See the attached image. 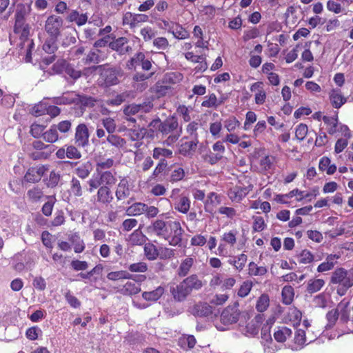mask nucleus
Segmentation results:
<instances>
[{"label": "nucleus", "instance_id": "33", "mask_svg": "<svg viewBox=\"0 0 353 353\" xmlns=\"http://www.w3.org/2000/svg\"><path fill=\"white\" fill-rule=\"evenodd\" d=\"M132 276V274L124 270L115 271L109 272L107 275V278L113 281L122 280V279H130Z\"/></svg>", "mask_w": 353, "mask_h": 353}, {"label": "nucleus", "instance_id": "39", "mask_svg": "<svg viewBox=\"0 0 353 353\" xmlns=\"http://www.w3.org/2000/svg\"><path fill=\"white\" fill-rule=\"evenodd\" d=\"M70 191L74 196L80 197L83 195V191L80 181L73 177L70 181Z\"/></svg>", "mask_w": 353, "mask_h": 353}, {"label": "nucleus", "instance_id": "35", "mask_svg": "<svg viewBox=\"0 0 353 353\" xmlns=\"http://www.w3.org/2000/svg\"><path fill=\"white\" fill-rule=\"evenodd\" d=\"M270 305L269 296L266 294H261L258 299L256 309L259 312H265Z\"/></svg>", "mask_w": 353, "mask_h": 353}, {"label": "nucleus", "instance_id": "7", "mask_svg": "<svg viewBox=\"0 0 353 353\" xmlns=\"http://www.w3.org/2000/svg\"><path fill=\"white\" fill-rule=\"evenodd\" d=\"M152 108L153 104L150 101L140 104L132 103L124 108L123 112L125 116L130 117L136 114L150 112Z\"/></svg>", "mask_w": 353, "mask_h": 353}, {"label": "nucleus", "instance_id": "64", "mask_svg": "<svg viewBox=\"0 0 353 353\" xmlns=\"http://www.w3.org/2000/svg\"><path fill=\"white\" fill-rule=\"evenodd\" d=\"M274 161L273 157L265 156L260 161L261 166L265 170H270L272 168Z\"/></svg>", "mask_w": 353, "mask_h": 353}, {"label": "nucleus", "instance_id": "49", "mask_svg": "<svg viewBox=\"0 0 353 353\" xmlns=\"http://www.w3.org/2000/svg\"><path fill=\"white\" fill-rule=\"evenodd\" d=\"M165 83H157L154 86V92L158 97L165 96L171 89L170 85L165 84Z\"/></svg>", "mask_w": 353, "mask_h": 353}, {"label": "nucleus", "instance_id": "36", "mask_svg": "<svg viewBox=\"0 0 353 353\" xmlns=\"http://www.w3.org/2000/svg\"><path fill=\"white\" fill-rule=\"evenodd\" d=\"M76 105L81 104L84 107H93L95 105L96 99L92 97H88L84 94H77Z\"/></svg>", "mask_w": 353, "mask_h": 353}, {"label": "nucleus", "instance_id": "26", "mask_svg": "<svg viewBox=\"0 0 353 353\" xmlns=\"http://www.w3.org/2000/svg\"><path fill=\"white\" fill-rule=\"evenodd\" d=\"M323 122L328 126L327 132L330 134H334L337 132V125H338V117L337 116L334 117H323Z\"/></svg>", "mask_w": 353, "mask_h": 353}, {"label": "nucleus", "instance_id": "58", "mask_svg": "<svg viewBox=\"0 0 353 353\" xmlns=\"http://www.w3.org/2000/svg\"><path fill=\"white\" fill-rule=\"evenodd\" d=\"M45 126L39 124L34 123L30 127V134L34 138L43 137L44 133Z\"/></svg>", "mask_w": 353, "mask_h": 353}, {"label": "nucleus", "instance_id": "32", "mask_svg": "<svg viewBox=\"0 0 353 353\" xmlns=\"http://www.w3.org/2000/svg\"><path fill=\"white\" fill-rule=\"evenodd\" d=\"M145 58V54L143 52L135 54L129 61L126 63V68L128 70H133L137 65H141L142 61Z\"/></svg>", "mask_w": 353, "mask_h": 353}, {"label": "nucleus", "instance_id": "30", "mask_svg": "<svg viewBox=\"0 0 353 353\" xmlns=\"http://www.w3.org/2000/svg\"><path fill=\"white\" fill-rule=\"evenodd\" d=\"M141 291V288L139 284L135 282H127L121 289V292L125 295H133L139 293Z\"/></svg>", "mask_w": 353, "mask_h": 353}, {"label": "nucleus", "instance_id": "8", "mask_svg": "<svg viewBox=\"0 0 353 353\" xmlns=\"http://www.w3.org/2000/svg\"><path fill=\"white\" fill-rule=\"evenodd\" d=\"M108 46L120 55L125 54L132 50V48L129 45V41L126 37H119L110 42Z\"/></svg>", "mask_w": 353, "mask_h": 353}, {"label": "nucleus", "instance_id": "5", "mask_svg": "<svg viewBox=\"0 0 353 353\" xmlns=\"http://www.w3.org/2000/svg\"><path fill=\"white\" fill-rule=\"evenodd\" d=\"M63 23V20L61 17L51 15L46 21L45 30L52 39H57L60 35Z\"/></svg>", "mask_w": 353, "mask_h": 353}, {"label": "nucleus", "instance_id": "20", "mask_svg": "<svg viewBox=\"0 0 353 353\" xmlns=\"http://www.w3.org/2000/svg\"><path fill=\"white\" fill-rule=\"evenodd\" d=\"M67 20L70 22H75L77 26H81L88 21V16L85 14H79L77 10H72L67 17Z\"/></svg>", "mask_w": 353, "mask_h": 353}, {"label": "nucleus", "instance_id": "14", "mask_svg": "<svg viewBox=\"0 0 353 353\" xmlns=\"http://www.w3.org/2000/svg\"><path fill=\"white\" fill-rule=\"evenodd\" d=\"M113 196L109 187L101 185L97 190V201L103 204H108L112 202Z\"/></svg>", "mask_w": 353, "mask_h": 353}, {"label": "nucleus", "instance_id": "55", "mask_svg": "<svg viewBox=\"0 0 353 353\" xmlns=\"http://www.w3.org/2000/svg\"><path fill=\"white\" fill-rule=\"evenodd\" d=\"M308 132V128L306 124H299L295 131V137L299 141H303Z\"/></svg>", "mask_w": 353, "mask_h": 353}, {"label": "nucleus", "instance_id": "62", "mask_svg": "<svg viewBox=\"0 0 353 353\" xmlns=\"http://www.w3.org/2000/svg\"><path fill=\"white\" fill-rule=\"evenodd\" d=\"M185 176L184 170L182 168H176L174 169L170 174L171 181H178L181 180Z\"/></svg>", "mask_w": 353, "mask_h": 353}, {"label": "nucleus", "instance_id": "9", "mask_svg": "<svg viewBox=\"0 0 353 353\" xmlns=\"http://www.w3.org/2000/svg\"><path fill=\"white\" fill-rule=\"evenodd\" d=\"M48 171V168L45 165H39L30 168L24 176V179L29 183L39 182L42 176Z\"/></svg>", "mask_w": 353, "mask_h": 353}, {"label": "nucleus", "instance_id": "61", "mask_svg": "<svg viewBox=\"0 0 353 353\" xmlns=\"http://www.w3.org/2000/svg\"><path fill=\"white\" fill-rule=\"evenodd\" d=\"M31 112L35 117H39L45 114L46 113V104L41 102L35 105L32 108Z\"/></svg>", "mask_w": 353, "mask_h": 353}, {"label": "nucleus", "instance_id": "50", "mask_svg": "<svg viewBox=\"0 0 353 353\" xmlns=\"http://www.w3.org/2000/svg\"><path fill=\"white\" fill-rule=\"evenodd\" d=\"M172 151L169 149L155 148L153 150V157L156 159H159L160 157H172Z\"/></svg>", "mask_w": 353, "mask_h": 353}, {"label": "nucleus", "instance_id": "21", "mask_svg": "<svg viewBox=\"0 0 353 353\" xmlns=\"http://www.w3.org/2000/svg\"><path fill=\"white\" fill-rule=\"evenodd\" d=\"M164 288L161 286L158 287L154 290L150 292H144L142 297L148 301H156L159 300L164 293Z\"/></svg>", "mask_w": 353, "mask_h": 353}, {"label": "nucleus", "instance_id": "40", "mask_svg": "<svg viewBox=\"0 0 353 353\" xmlns=\"http://www.w3.org/2000/svg\"><path fill=\"white\" fill-rule=\"evenodd\" d=\"M294 289L292 286H285L282 290L283 303L285 305L292 303L294 299Z\"/></svg>", "mask_w": 353, "mask_h": 353}, {"label": "nucleus", "instance_id": "59", "mask_svg": "<svg viewBox=\"0 0 353 353\" xmlns=\"http://www.w3.org/2000/svg\"><path fill=\"white\" fill-rule=\"evenodd\" d=\"M28 198L33 201H38L43 196V192L39 188H34L27 192Z\"/></svg>", "mask_w": 353, "mask_h": 353}, {"label": "nucleus", "instance_id": "15", "mask_svg": "<svg viewBox=\"0 0 353 353\" xmlns=\"http://www.w3.org/2000/svg\"><path fill=\"white\" fill-rule=\"evenodd\" d=\"M263 320V316L257 314L253 319L246 324L245 334L252 336L257 334Z\"/></svg>", "mask_w": 353, "mask_h": 353}, {"label": "nucleus", "instance_id": "1", "mask_svg": "<svg viewBox=\"0 0 353 353\" xmlns=\"http://www.w3.org/2000/svg\"><path fill=\"white\" fill-rule=\"evenodd\" d=\"M148 230L168 241L170 245H181L184 230L179 221L157 219L148 226Z\"/></svg>", "mask_w": 353, "mask_h": 353}, {"label": "nucleus", "instance_id": "46", "mask_svg": "<svg viewBox=\"0 0 353 353\" xmlns=\"http://www.w3.org/2000/svg\"><path fill=\"white\" fill-rule=\"evenodd\" d=\"M183 79V75L179 72H171L166 74L163 79V83L176 84Z\"/></svg>", "mask_w": 353, "mask_h": 353}, {"label": "nucleus", "instance_id": "29", "mask_svg": "<svg viewBox=\"0 0 353 353\" xmlns=\"http://www.w3.org/2000/svg\"><path fill=\"white\" fill-rule=\"evenodd\" d=\"M348 306L349 301L343 299L337 305L336 308V310L339 312V315L341 316V320L343 322H347L349 319Z\"/></svg>", "mask_w": 353, "mask_h": 353}, {"label": "nucleus", "instance_id": "63", "mask_svg": "<svg viewBox=\"0 0 353 353\" xmlns=\"http://www.w3.org/2000/svg\"><path fill=\"white\" fill-rule=\"evenodd\" d=\"M300 257V263H310L314 261V256L312 254V253L307 250H304L301 252V253L299 255Z\"/></svg>", "mask_w": 353, "mask_h": 353}, {"label": "nucleus", "instance_id": "6", "mask_svg": "<svg viewBox=\"0 0 353 353\" xmlns=\"http://www.w3.org/2000/svg\"><path fill=\"white\" fill-rule=\"evenodd\" d=\"M90 132L85 123L79 124L75 128L74 143L77 147L85 148L89 144Z\"/></svg>", "mask_w": 353, "mask_h": 353}, {"label": "nucleus", "instance_id": "44", "mask_svg": "<svg viewBox=\"0 0 353 353\" xmlns=\"http://www.w3.org/2000/svg\"><path fill=\"white\" fill-rule=\"evenodd\" d=\"M167 167V161L165 159H161L160 162L157 164L152 175L150 176V179H154L159 177L163 172H164L166 170Z\"/></svg>", "mask_w": 353, "mask_h": 353}, {"label": "nucleus", "instance_id": "22", "mask_svg": "<svg viewBox=\"0 0 353 353\" xmlns=\"http://www.w3.org/2000/svg\"><path fill=\"white\" fill-rule=\"evenodd\" d=\"M194 263V259L192 257L185 259L180 264L177 270V274L179 276L183 277L186 276L190 270Z\"/></svg>", "mask_w": 353, "mask_h": 353}, {"label": "nucleus", "instance_id": "12", "mask_svg": "<svg viewBox=\"0 0 353 353\" xmlns=\"http://www.w3.org/2000/svg\"><path fill=\"white\" fill-rule=\"evenodd\" d=\"M70 163L72 167H76L74 172L78 177L82 179L88 177L93 169L92 164L89 161L81 163L79 162H70Z\"/></svg>", "mask_w": 353, "mask_h": 353}, {"label": "nucleus", "instance_id": "2", "mask_svg": "<svg viewBox=\"0 0 353 353\" xmlns=\"http://www.w3.org/2000/svg\"><path fill=\"white\" fill-rule=\"evenodd\" d=\"M148 126L151 128L150 132H159L162 137L168 136L163 141V144L167 146L174 144L182 133V128L179 126L178 119L174 116L168 117L163 121L159 118L153 119Z\"/></svg>", "mask_w": 353, "mask_h": 353}, {"label": "nucleus", "instance_id": "24", "mask_svg": "<svg viewBox=\"0 0 353 353\" xmlns=\"http://www.w3.org/2000/svg\"><path fill=\"white\" fill-rule=\"evenodd\" d=\"M292 333L291 329L283 326L279 327V330L274 332V337L276 341L283 343L288 338L291 336Z\"/></svg>", "mask_w": 353, "mask_h": 353}, {"label": "nucleus", "instance_id": "60", "mask_svg": "<svg viewBox=\"0 0 353 353\" xmlns=\"http://www.w3.org/2000/svg\"><path fill=\"white\" fill-rule=\"evenodd\" d=\"M199 128V123L196 121L190 122L186 128L187 132L192 137L194 140H198L197 130Z\"/></svg>", "mask_w": 353, "mask_h": 353}, {"label": "nucleus", "instance_id": "57", "mask_svg": "<svg viewBox=\"0 0 353 353\" xmlns=\"http://www.w3.org/2000/svg\"><path fill=\"white\" fill-rule=\"evenodd\" d=\"M102 124L108 133L112 134L116 130V123L112 118H105L102 119Z\"/></svg>", "mask_w": 353, "mask_h": 353}, {"label": "nucleus", "instance_id": "31", "mask_svg": "<svg viewBox=\"0 0 353 353\" xmlns=\"http://www.w3.org/2000/svg\"><path fill=\"white\" fill-rule=\"evenodd\" d=\"M174 37L179 39H185L189 37V32L179 24H173L170 28Z\"/></svg>", "mask_w": 353, "mask_h": 353}, {"label": "nucleus", "instance_id": "42", "mask_svg": "<svg viewBox=\"0 0 353 353\" xmlns=\"http://www.w3.org/2000/svg\"><path fill=\"white\" fill-rule=\"evenodd\" d=\"M330 101L335 108H339L346 101V99L338 92L332 91L330 94Z\"/></svg>", "mask_w": 353, "mask_h": 353}, {"label": "nucleus", "instance_id": "53", "mask_svg": "<svg viewBox=\"0 0 353 353\" xmlns=\"http://www.w3.org/2000/svg\"><path fill=\"white\" fill-rule=\"evenodd\" d=\"M228 196L232 201H240L243 196V190L239 187H235L228 191Z\"/></svg>", "mask_w": 353, "mask_h": 353}, {"label": "nucleus", "instance_id": "4", "mask_svg": "<svg viewBox=\"0 0 353 353\" xmlns=\"http://www.w3.org/2000/svg\"><path fill=\"white\" fill-rule=\"evenodd\" d=\"M98 68H103L100 75L107 87L118 84L119 79L123 76V70L119 67L105 68L103 65H99Z\"/></svg>", "mask_w": 353, "mask_h": 353}, {"label": "nucleus", "instance_id": "28", "mask_svg": "<svg viewBox=\"0 0 353 353\" xmlns=\"http://www.w3.org/2000/svg\"><path fill=\"white\" fill-rule=\"evenodd\" d=\"M43 139L49 143H53L58 141L59 134L55 125H52L49 130L44 132Z\"/></svg>", "mask_w": 353, "mask_h": 353}, {"label": "nucleus", "instance_id": "41", "mask_svg": "<svg viewBox=\"0 0 353 353\" xmlns=\"http://www.w3.org/2000/svg\"><path fill=\"white\" fill-rule=\"evenodd\" d=\"M144 252L149 260L156 259L159 254L157 247L152 243H147L144 246Z\"/></svg>", "mask_w": 353, "mask_h": 353}, {"label": "nucleus", "instance_id": "54", "mask_svg": "<svg viewBox=\"0 0 353 353\" xmlns=\"http://www.w3.org/2000/svg\"><path fill=\"white\" fill-rule=\"evenodd\" d=\"M252 286L253 283L252 281H244L238 291V295L241 297H245L250 293Z\"/></svg>", "mask_w": 353, "mask_h": 353}, {"label": "nucleus", "instance_id": "27", "mask_svg": "<svg viewBox=\"0 0 353 353\" xmlns=\"http://www.w3.org/2000/svg\"><path fill=\"white\" fill-rule=\"evenodd\" d=\"M145 241L146 237L140 230H134L129 236V241L132 245H141Z\"/></svg>", "mask_w": 353, "mask_h": 353}, {"label": "nucleus", "instance_id": "48", "mask_svg": "<svg viewBox=\"0 0 353 353\" xmlns=\"http://www.w3.org/2000/svg\"><path fill=\"white\" fill-rule=\"evenodd\" d=\"M114 160L112 159H107L105 160H99L96 161V168L98 172H103V170L109 169L114 165Z\"/></svg>", "mask_w": 353, "mask_h": 353}, {"label": "nucleus", "instance_id": "52", "mask_svg": "<svg viewBox=\"0 0 353 353\" xmlns=\"http://www.w3.org/2000/svg\"><path fill=\"white\" fill-rule=\"evenodd\" d=\"M66 157L68 159H79L81 157V153L74 145H69L65 149Z\"/></svg>", "mask_w": 353, "mask_h": 353}, {"label": "nucleus", "instance_id": "45", "mask_svg": "<svg viewBox=\"0 0 353 353\" xmlns=\"http://www.w3.org/2000/svg\"><path fill=\"white\" fill-rule=\"evenodd\" d=\"M107 141L112 145L115 146L118 148H123L126 143V141H125L124 139L113 134L108 135V137H107Z\"/></svg>", "mask_w": 353, "mask_h": 353}, {"label": "nucleus", "instance_id": "38", "mask_svg": "<svg viewBox=\"0 0 353 353\" xmlns=\"http://www.w3.org/2000/svg\"><path fill=\"white\" fill-rule=\"evenodd\" d=\"M190 207V199L187 196H181L179 201L175 204L174 208L179 212L185 214L188 212Z\"/></svg>", "mask_w": 353, "mask_h": 353}, {"label": "nucleus", "instance_id": "11", "mask_svg": "<svg viewBox=\"0 0 353 353\" xmlns=\"http://www.w3.org/2000/svg\"><path fill=\"white\" fill-rule=\"evenodd\" d=\"M170 292L174 299L178 302L183 301L191 294L183 281L176 286H171Z\"/></svg>", "mask_w": 353, "mask_h": 353}, {"label": "nucleus", "instance_id": "37", "mask_svg": "<svg viewBox=\"0 0 353 353\" xmlns=\"http://www.w3.org/2000/svg\"><path fill=\"white\" fill-rule=\"evenodd\" d=\"M268 272L265 267L258 266L255 263H249L248 274L251 276H263Z\"/></svg>", "mask_w": 353, "mask_h": 353}, {"label": "nucleus", "instance_id": "34", "mask_svg": "<svg viewBox=\"0 0 353 353\" xmlns=\"http://www.w3.org/2000/svg\"><path fill=\"white\" fill-rule=\"evenodd\" d=\"M324 285L325 281L323 279H310L307 283V291L310 294L315 293L319 291Z\"/></svg>", "mask_w": 353, "mask_h": 353}, {"label": "nucleus", "instance_id": "51", "mask_svg": "<svg viewBox=\"0 0 353 353\" xmlns=\"http://www.w3.org/2000/svg\"><path fill=\"white\" fill-rule=\"evenodd\" d=\"M65 72L70 76L74 81H76L81 76V72L76 70L70 63L68 62L66 64L65 68Z\"/></svg>", "mask_w": 353, "mask_h": 353}, {"label": "nucleus", "instance_id": "16", "mask_svg": "<svg viewBox=\"0 0 353 353\" xmlns=\"http://www.w3.org/2000/svg\"><path fill=\"white\" fill-rule=\"evenodd\" d=\"M339 258V255L336 254H330L326 257V260L325 262L321 263L318 268L317 271L319 272H323L326 271H329L334 267V265L337 263V259Z\"/></svg>", "mask_w": 353, "mask_h": 353}, {"label": "nucleus", "instance_id": "56", "mask_svg": "<svg viewBox=\"0 0 353 353\" xmlns=\"http://www.w3.org/2000/svg\"><path fill=\"white\" fill-rule=\"evenodd\" d=\"M60 179H61V174L59 172H57L54 170L51 171L50 173V176H49V180L47 183L48 187H50V188L56 187L59 184Z\"/></svg>", "mask_w": 353, "mask_h": 353}, {"label": "nucleus", "instance_id": "47", "mask_svg": "<svg viewBox=\"0 0 353 353\" xmlns=\"http://www.w3.org/2000/svg\"><path fill=\"white\" fill-rule=\"evenodd\" d=\"M26 10L23 8H17L15 13V28H21L24 24Z\"/></svg>", "mask_w": 353, "mask_h": 353}, {"label": "nucleus", "instance_id": "3", "mask_svg": "<svg viewBox=\"0 0 353 353\" xmlns=\"http://www.w3.org/2000/svg\"><path fill=\"white\" fill-rule=\"evenodd\" d=\"M250 319L247 312H241L236 306H228L221 314L220 319L223 324L230 325L236 323L240 319V324L246 323Z\"/></svg>", "mask_w": 353, "mask_h": 353}, {"label": "nucleus", "instance_id": "23", "mask_svg": "<svg viewBox=\"0 0 353 353\" xmlns=\"http://www.w3.org/2000/svg\"><path fill=\"white\" fill-rule=\"evenodd\" d=\"M130 193L128 185L126 181H121L118 185L115 194L117 200H123L129 196Z\"/></svg>", "mask_w": 353, "mask_h": 353}, {"label": "nucleus", "instance_id": "18", "mask_svg": "<svg viewBox=\"0 0 353 353\" xmlns=\"http://www.w3.org/2000/svg\"><path fill=\"white\" fill-rule=\"evenodd\" d=\"M101 184L106 186H111L117 183V178L115 176L116 172H112L111 170L103 171L98 172Z\"/></svg>", "mask_w": 353, "mask_h": 353}, {"label": "nucleus", "instance_id": "43", "mask_svg": "<svg viewBox=\"0 0 353 353\" xmlns=\"http://www.w3.org/2000/svg\"><path fill=\"white\" fill-rule=\"evenodd\" d=\"M347 273V272L342 268L336 269L332 273L330 280L331 283L333 284H339L343 281V279L346 276Z\"/></svg>", "mask_w": 353, "mask_h": 353}, {"label": "nucleus", "instance_id": "10", "mask_svg": "<svg viewBox=\"0 0 353 353\" xmlns=\"http://www.w3.org/2000/svg\"><path fill=\"white\" fill-rule=\"evenodd\" d=\"M189 312L194 316L208 317L212 312V307L205 302H199L189 308Z\"/></svg>", "mask_w": 353, "mask_h": 353}, {"label": "nucleus", "instance_id": "19", "mask_svg": "<svg viewBox=\"0 0 353 353\" xmlns=\"http://www.w3.org/2000/svg\"><path fill=\"white\" fill-rule=\"evenodd\" d=\"M77 94V93L73 92L63 93L61 97L54 99V103L59 105L76 104Z\"/></svg>", "mask_w": 353, "mask_h": 353}, {"label": "nucleus", "instance_id": "13", "mask_svg": "<svg viewBox=\"0 0 353 353\" xmlns=\"http://www.w3.org/2000/svg\"><path fill=\"white\" fill-rule=\"evenodd\" d=\"M198 140L182 142L179 145V152L181 154L185 157H192L197 148Z\"/></svg>", "mask_w": 353, "mask_h": 353}, {"label": "nucleus", "instance_id": "25", "mask_svg": "<svg viewBox=\"0 0 353 353\" xmlns=\"http://www.w3.org/2000/svg\"><path fill=\"white\" fill-rule=\"evenodd\" d=\"M146 204L143 203H135L128 207L126 213L128 216H139L145 212Z\"/></svg>", "mask_w": 353, "mask_h": 353}, {"label": "nucleus", "instance_id": "17", "mask_svg": "<svg viewBox=\"0 0 353 353\" xmlns=\"http://www.w3.org/2000/svg\"><path fill=\"white\" fill-rule=\"evenodd\" d=\"M186 284L188 290L192 292L193 290H199L203 286L202 281L198 278L196 274H192L183 280Z\"/></svg>", "mask_w": 353, "mask_h": 353}]
</instances>
